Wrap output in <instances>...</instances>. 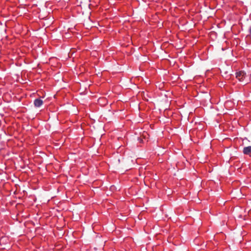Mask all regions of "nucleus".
<instances>
[{
  "label": "nucleus",
  "instance_id": "3",
  "mask_svg": "<svg viewBox=\"0 0 251 251\" xmlns=\"http://www.w3.org/2000/svg\"><path fill=\"white\" fill-rule=\"evenodd\" d=\"M243 152L244 154L249 155L251 153V146L244 147L243 150Z\"/></svg>",
  "mask_w": 251,
  "mask_h": 251
},
{
  "label": "nucleus",
  "instance_id": "4",
  "mask_svg": "<svg viewBox=\"0 0 251 251\" xmlns=\"http://www.w3.org/2000/svg\"><path fill=\"white\" fill-rule=\"evenodd\" d=\"M249 33L250 35L251 36V25L250 26V27L249 28Z\"/></svg>",
  "mask_w": 251,
  "mask_h": 251
},
{
  "label": "nucleus",
  "instance_id": "2",
  "mask_svg": "<svg viewBox=\"0 0 251 251\" xmlns=\"http://www.w3.org/2000/svg\"><path fill=\"white\" fill-rule=\"evenodd\" d=\"M43 101L40 99H36L34 101V104L35 107H39L43 104Z\"/></svg>",
  "mask_w": 251,
  "mask_h": 251
},
{
  "label": "nucleus",
  "instance_id": "1",
  "mask_svg": "<svg viewBox=\"0 0 251 251\" xmlns=\"http://www.w3.org/2000/svg\"><path fill=\"white\" fill-rule=\"evenodd\" d=\"M236 77L239 81L242 82L246 77V73L243 71H239L236 73Z\"/></svg>",
  "mask_w": 251,
  "mask_h": 251
}]
</instances>
